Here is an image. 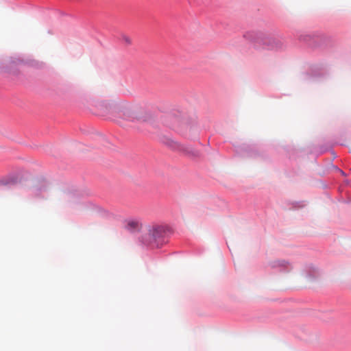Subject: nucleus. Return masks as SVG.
I'll return each mask as SVG.
<instances>
[{
    "mask_svg": "<svg viewBox=\"0 0 351 351\" xmlns=\"http://www.w3.org/2000/svg\"><path fill=\"white\" fill-rule=\"evenodd\" d=\"M19 182H21L19 175L10 174L0 178V187H11Z\"/></svg>",
    "mask_w": 351,
    "mask_h": 351,
    "instance_id": "6",
    "label": "nucleus"
},
{
    "mask_svg": "<svg viewBox=\"0 0 351 351\" xmlns=\"http://www.w3.org/2000/svg\"><path fill=\"white\" fill-rule=\"evenodd\" d=\"M325 69L319 66L313 65L310 68L309 75L311 77H318L324 75Z\"/></svg>",
    "mask_w": 351,
    "mask_h": 351,
    "instance_id": "10",
    "label": "nucleus"
},
{
    "mask_svg": "<svg viewBox=\"0 0 351 351\" xmlns=\"http://www.w3.org/2000/svg\"><path fill=\"white\" fill-rule=\"evenodd\" d=\"M160 141L168 146L171 149L180 152L185 155L192 157H197L199 156V152L197 150L195 149L189 145H183L177 141H175L169 136L162 135L160 136Z\"/></svg>",
    "mask_w": 351,
    "mask_h": 351,
    "instance_id": "3",
    "label": "nucleus"
},
{
    "mask_svg": "<svg viewBox=\"0 0 351 351\" xmlns=\"http://www.w3.org/2000/svg\"><path fill=\"white\" fill-rule=\"evenodd\" d=\"M243 38L258 49L278 50L284 47V42L282 38L265 30L250 29L245 31L243 34Z\"/></svg>",
    "mask_w": 351,
    "mask_h": 351,
    "instance_id": "2",
    "label": "nucleus"
},
{
    "mask_svg": "<svg viewBox=\"0 0 351 351\" xmlns=\"http://www.w3.org/2000/svg\"><path fill=\"white\" fill-rule=\"evenodd\" d=\"M46 191H47V182L45 180L42 179L40 186L35 189V191H34L35 195L38 197L40 193L45 192Z\"/></svg>",
    "mask_w": 351,
    "mask_h": 351,
    "instance_id": "11",
    "label": "nucleus"
},
{
    "mask_svg": "<svg viewBox=\"0 0 351 351\" xmlns=\"http://www.w3.org/2000/svg\"><path fill=\"white\" fill-rule=\"evenodd\" d=\"M298 39L303 43H308L311 38V35L305 33H300L297 35Z\"/></svg>",
    "mask_w": 351,
    "mask_h": 351,
    "instance_id": "12",
    "label": "nucleus"
},
{
    "mask_svg": "<svg viewBox=\"0 0 351 351\" xmlns=\"http://www.w3.org/2000/svg\"><path fill=\"white\" fill-rule=\"evenodd\" d=\"M238 154L242 156H254L256 155L254 148L251 145H243L237 149Z\"/></svg>",
    "mask_w": 351,
    "mask_h": 351,
    "instance_id": "7",
    "label": "nucleus"
},
{
    "mask_svg": "<svg viewBox=\"0 0 351 351\" xmlns=\"http://www.w3.org/2000/svg\"><path fill=\"white\" fill-rule=\"evenodd\" d=\"M19 65H28L30 66L38 67V63L34 60L30 58H25L24 56L21 55L13 56L10 58V68L14 66Z\"/></svg>",
    "mask_w": 351,
    "mask_h": 351,
    "instance_id": "4",
    "label": "nucleus"
},
{
    "mask_svg": "<svg viewBox=\"0 0 351 351\" xmlns=\"http://www.w3.org/2000/svg\"><path fill=\"white\" fill-rule=\"evenodd\" d=\"M122 40L127 45H130L131 43V39L125 35L122 36Z\"/></svg>",
    "mask_w": 351,
    "mask_h": 351,
    "instance_id": "13",
    "label": "nucleus"
},
{
    "mask_svg": "<svg viewBox=\"0 0 351 351\" xmlns=\"http://www.w3.org/2000/svg\"><path fill=\"white\" fill-rule=\"evenodd\" d=\"M342 174H344V172L342 170H339Z\"/></svg>",
    "mask_w": 351,
    "mask_h": 351,
    "instance_id": "14",
    "label": "nucleus"
},
{
    "mask_svg": "<svg viewBox=\"0 0 351 351\" xmlns=\"http://www.w3.org/2000/svg\"><path fill=\"white\" fill-rule=\"evenodd\" d=\"M271 267L273 268H279L282 271H288L291 269V267L289 263L285 260H277L271 263Z\"/></svg>",
    "mask_w": 351,
    "mask_h": 351,
    "instance_id": "8",
    "label": "nucleus"
},
{
    "mask_svg": "<svg viewBox=\"0 0 351 351\" xmlns=\"http://www.w3.org/2000/svg\"><path fill=\"white\" fill-rule=\"evenodd\" d=\"M125 228L132 233L138 232L142 228V223L139 218H129L124 221Z\"/></svg>",
    "mask_w": 351,
    "mask_h": 351,
    "instance_id": "5",
    "label": "nucleus"
},
{
    "mask_svg": "<svg viewBox=\"0 0 351 351\" xmlns=\"http://www.w3.org/2000/svg\"><path fill=\"white\" fill-rule=\"evenodd\" d=\"M304 272L305 273L306 277L309 279H313L318 275L317 269L312 264L306 265L304 269Z\"/></svg>",
    "mask_w": 351,
    "mask_h": 351,
    "instance_id": "9",
    "label": "nucleus"
},
{
    "mask_svg": "<svg viewBox=\"0 0 351 351\" xmlns=\"http://www.w3.org/2000/svg\"><path fill=\"white\" fill-rule=\"evenodd\" d=\"M147 233L140 238L141 243L147 247L160 248L169 241L173 229L165 223H152L146 227Z\"/></svg>",
    "mask_w": 351,
    "mask_h": 351,
    "instance_id": "1",
    "label": "nucleus"
}]
</instances>
